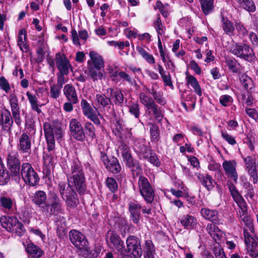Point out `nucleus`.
<instances>
[{"mask_svg": "<svg viewBox=\"0 0 258 258\" xmlns=\"http://www.w3.org/2000/svg\"><path fill=\"white\" fill-rule=\"evenodd\" d=\"M68 183L59 182L58 190L61 198L67 205L72 207L77 206L79 202L78 197L72 186H74L80 195H83L86 190L85 176L81 162L75 159L68 167L67 173Z\"/></svg>", "mask_w": 258, "mask_h": 258, "instance_id": "nucleus-1", "label": "nucleus"}, {"mask_svg": "<svg viewBox=\"0 0 258 258\" xmlns=\"http://www.w3.org/2000/svg\"><path fill=\"white\" fill-rule=\"evenodd\" d=\"M91 58L87 61L88 75L94 82L101 80L103 73L100 71L104 68V61L103 57L95 51L89 52Z\"/></svg>", "mask_w": 258, "mask_h": 258, "instance_id": "nucleus-2", "label": "nucleus"}, {"mask_svg": "<svg viewBox=\"0 0 258 258\" xmlns=\"http://www.w3.org/2000/svg\"><path fill=\"white\" fill-rule=\"evenodd\" d=\"M63 212L62 205L58 195L53 191L48 193V201L46 205L42 206V213L48 217L57 216Z\"/></svg>", "mask_w": 258, "mask_h": 258, "instance_id": "nucleus-3", "label": "nucleus"}, {"mask_svg": "<svg viewBox=\"0 0 258 258\" xmlns=\"http://www.w3.org/2000/svg\"><path fill=\"white\" fill-rule=\"evenodd\" d=\"M140 100L145 107L146 112L149 115L153 116L159 122L162 120L164 116V110L156 104L151 97L141 92L140 93Z\"/></svg>", "mask_w": 258, "mask_h": 258, "instance_id": "nucleus-4", "label": "nucleus"}, {"mask_svg": "<svg viewBox=\"0 0 258 258\" xmlns=\"http://www.w3.org/2000/svg\"><path fill=\"white\" fill-rule=\"evenodd\" d=\"M44 136L47 144V150L53 151L55 149V139L58 140L62 136L60 126L51 124L49 122L43 124Z\"/></svg>", "mask_w": 258, "mask_h": 258, "instance_id": "nucleus-5", "label": "nucleus"}, {"mask_svg": "<svg viewBox=\"0 0 258 258\" xmlns=\"http://www.w3.org/2000/svg\"><path fill=\"white\" fill-rule=\"evenodd\" d=\"M230 51L236 56L250 62L255 59L253 49L245 43H236L230 47Z\"/></svg>", "mask_w": 258, "mask_h": 258, "instance_id": "nucleus-6", "label": "nucleus"}, {"mask_svg": "<svg viewBox=\"0 0 258 258\" xmlns=\"http://www.w3.org/2000/svg\"><path fill=\"white\" fill-rule=\"evenodd\" d=\"M6 160L8 168L12 176L20 179L22 164L17 151L14 150L9 152L8 153Z\"/></svg>", "mask_w": 258, "mask_h": 258, "instance_id": "nucleus-7", "label": "nucleus"}, {"mask_svg": "<svg viewBox=\"0 0 258 258\" xmlns=\"http://www.w3.org/2000/svg\"><path fill=\"white\" fill-rule=\"evenodd\" d=\"M105 240L107 245L110 248L116 250L118 254L124 255L126 253L123 241L114 231L108 230L105 234Z\"/></svg>", "mask_w": 258, "mask_h": 258, "instance_id": "nucleus-8", "label": "nucleus"}, {"mask_svg": "<svg viewBox=\"0 0 258 258\" xmlns=\"http://www.w3.org/2000/svg\"><path fill=\"white\" fill-rule=\"evenodd\" d=\"M21 176L25 183L30 186H33L38 184L39 176L31 165L28 162H24L22 164L20 177Z\"/></svg>", "mask_w": 258, "mask_h": 258, "instance_id": "nucleus-9", "label": "nucleus"}, {"mask_svg": "<svg viewBox=\"0 0 258 258\" xmlns=\"http://www.w3.org/2000/svg\"><path fill=\"white\" fill-rule=\"evenodd\" d=\"M138 186L139 192L145 201L148 204H151L154 201L155 193L148 179L143 175L140 176Z\"/></svg>", "mask_w": 258, "mask_h": 258, "instance_id": "nucleus-10", "label": "nucleus"}, {"mask_svg": "<svg viewBox=\"0 0 258 258\" xmlns=\"http://www.w3.org/2000/svg\"><path fill=\"white\" fill-rule=\"evenodd\" d=\"M126 252H130L131 258H141L142 255V250L140 240L136 236H129L126 240Z\"/></svg>", "mask_w": 258, "mask_h": 258, "instance_id": "nucleus-11", "label": "nucleus"}, {"mask_svg": "<svg viewBox=\"0 0 258 258\" xmlns=\"http://www.w3.org/2000/svg\"><path fill=\"white\" fill-rule=\"evenodd\" d=\"M71 136L77 141L82 142L86 139V134L82 123L76 118H72L69 123Z\"/></svg>", "mask_w": 258, "mask_h": 258, "instance_id": "nucleus-12", "label": "nucleus"}, {"mask_svg": "<svg viewBox=\"0 0 258 258\" xmlns=\"http://www.w3.org/2000/svg\"><path fill=\"white\" fill-rule=\"evenodd\" d=\"M100 158L108 171L113 174H117L121 171L122 168L117 158H108L107 154L103 152H100Z\"/></svg>", "mask_w": 258, "mask_h": 258, "instance_id": "nucleus-13", "label": "nucleus"}, {"mask_svg": "<svg viewBox=\"0 0 258 258\" xmlns=\"http://www.w3.org/2000/svg\"><path fill=\"white\" fill-rule=\"evenodd\" d=\"M32 138L28 132L20 135L17 140L18 151L23 154H30L31 153Z\"/></svg>", "mask_w": 258, "mask_h": 258, "instance_id": "nucleus-14", "label": "nucleus"}, {"mask_svg": "<svg viewBox=\"0 0 258 258\" xmlns=\"http://www.w3.org/2000/svg\"><path fill=\"white\" fill-rule=\"evenodd\" d=\"M69 237L71 242L76 248L79 249H87L88 242L82 233L76 230H72L69 233Z\"/></svg>", "mask_w": 258, "mask_h": 258, "instance_id": "nucleus-15", "label": "nucleus"}, {"mask_svg": "<svg viewBox=\"0 0 258 258\" xmlns=\"http://www.w3.org/2000/svg\"><path fill=\"white\" fill-rule=\"evenodd\" d=\"M9 102L12 113V118L18 126H20L22 122L20 116V108L18 103V99L15 94L10 95Z\"/></svg>", "mask_w": 258, "mask_h": 258, "instance_id": "nucleus-16", "label": "nucleus"}, {"mask_svg": "<svg viewBox=\"0 0 258 258\" xmlns=\"http://www.w3.org/2000/svg\"><path fill=\"white\" fill-rule=\"evenodd\" d=\"M55 61L59 71L58 73L68 75L69 73V70L72 71V66L64 54H61L59 52L56 53Z\"/></svg>", "mask_w": 258, "mask_h": 258, "instance_id": "nucleus-17", "label": "nucleus"}, {"mask_svg": "<svg viewBox=\"0 0 258 258\" xmlns=\"http://www.w3.org/2000/svg\"><path fill=\"white\" fill-rule=\"evenodd\" d=\"M201 214L205 219L214 223V224H209L208 225L209 228H213L214 232L220 231L219 228L215 225V224H218L219 223V214L217 211L203 208L201 210Z\"/></svg>", "mask_w": 258, "mask_h": 258, "instance_id": "nucleus-18", "label": "nucleus"}, {"mask_svg": "<svg viewBox=\"0 0 258 258\" xmlns=\"http://www.w3.org/2000/svg\"><path fill=\"white\" fill-rule=\"evenodd\" d=\"M81 106L83 114L86 117L92 121L95 124L97 125L100 124L101 122L98 117L97 114L87 100L83 99L81 102Z\"/></svg>", "mask_w": 258, "mask_h": 258, "instance_id": "nucleus-19", "label": "nucleus"}, {"mask_svg": "<svg viewBox=\"0 0 258 258\" xmlns=\"http://www.w3.org/2000/svg\"><path fill=\"white\" fill-rule=\"evenodd\" d=\"M13 125V120L9 110L6 109L0 112V128L2 131L10 132Z\"/></svg>", "mask_w": 258, "mask_h": 258, "instance_id": "nucleus-20", "label": "nucleus"}, {"mask_svg": "<svg viewBox=\"0 0 258 258\" xmlns=\"http://www.w3.org/2000/svg\"><path fill=\"white\" fill-rule=\"evenodd\" d=\"M222 166L226 175L232 179L235 183H237L238 174L236 170V162L234 161L225 160L223 162Z\"/></svg>", "mask_w": 258, "mask_h": 258, "instance_id": "nucleus-21", "label": "nucleus"}, {"mask_svg": "<svg viewBox=\"0 0 258 258\" xmlns=\"http://www.w3.org/2000/svg\"><path fill=\"white\" fill-rule=\"evenodd\" d=\"M246 169L249 175L253 178V182L255 183L257 182V176L256 171L255 162L251 156H248L243 158Z\"/></svg>", "mask_w": 258, "mask_h": 258, "instance_id": "nucleus-22", "label": "nucleus"}, {"mask_svg": "<svg viewBox=\"0 0 258 258\" xmlns=\"http://www.w3.org/2000/svg\"><path fill=\"white\" fill-rule=\"evenodd\" d=\"M128 210L131 214V218L135 224H138L141 216L140 211L142 207L137 202H131L128 203Z\"/></svg>", "mask_w": 258, "mask_h": 258, "instance_id": "nucleus-23", "label": "nucleus"}, {"mask_svg": "<svg viewBox=\"0 0 258 258\" xmlns=\"http://www.w3.org/2000/svg\"><path fill=\"white\" fill-rule=\"evenodd\" d=\"M63 93L68 101L76 104L78 103L79 99L75 88L72 84H67L63 88Z\"/></svg>", "mask_w": 258, "mask_h": 258, "instance_id": "nucleus-24", "label": "nucleus"}, {"mask_svg": "<svg viewBox=\"0 0 258 258\" xmlns=\"http://www.w3.org/2000/svg\"><path fill=\"white\" fill-rule=\"evenodd\" d=\"M43 158L44 162L43 171L45 172L46 175L49 174L51 168H53L55 163L54 155L52 153H44Z\"/></svg>", "mask_w": 258, "mask_h": 258, "instance_id": "nucleus-25", "label": "nucleus"}, {"mask_svg": "<svg viewBox=\"0 0 258 258\" xmlns=\"http://www.w3.org/2000/svg\"><path fill=\"white\" fill-rule=\"evenodd\" d=\"M107 92H110L111 100H112L113 102L116 105L121 106L124 101V95L122 91L118 90L114 91L112 88L107 89Z\"/></svg>", "mask_w": 258, "mask_h": 258, "instance_id": "nucleus-26", "label": "nucleus"}, {"mask_svg": "<svg viewBox=\"0 0 258 258\" xmlns=\"http://www.w3.org/2000/svg\"><path fill=\"white\" fill-rule=\"evenodd\" d=\"M197 220L194 216L186 214L181 218L180 223L184 229L189 230L193 228L196 225Z\"/></svg>", "mask_w": 258, "mask_h": 258, "instance_id": "nucleus-27", "label": "nucleus"}, {"mask_svg": "<svg viewBox=\"0 0 258 258\" xmlns=\"http://www.w3.org/2000/svg\"><path fill=\"white\" fill-rule=\"evenodd\" d=\"M26 250L27 253L33 258H40L44 254L42 250L33 243L27 244Z\"/></svg>", "mask_w": 258, "mask_h": 258, "instance_id": "nucleus-28", "label": "nucleus"}, {"mask_svg": "<svg viewBox=\"0 0 258 258\" xmlns=\"http://www.w3.org/2000/svg\"><path fill=\"white\" fill-rule=\"evenodd\" d=\"M47 196L43 190H38L35 192L32 197V202L36 205L42 208V206L46 205Z\"/></svg>", "mask_w": 258, "mask_h": 258, "instance_id": "nucleus-29", "label": "nucleus"}, {"mask_svg": "<svg viewBox=\"0 0 258 258\" xmlns=\"http://www.w3.org/2000/svg\"><path fill=\"white\" fill-rule=\"evenodd\" d=\"M96 100L97 103L98 107H102L103 108H111L112 102L110 97H107L104 94H97L96 95Z\"/></svg>", "mask_w": 258, "mask_h": 258, "instance_id": "nucleus-30", "label": "nucleus"}, {"mask_svg": "<svg viewBox=\"0 0 258 258\" xmlns=\"http://www.w3.org/2000/svg\"><path fill=\"white\" fill-rule=\"evenodd\" d=\"M244 242L248 248H256L258 239L254 234H250L246 229L243 230Z\"/></svg>", "mask_w": 258, "mask_h": 258, "instance_id": "nucleus-31", "label": "nucleus"}, {"mask_svg": "<svg viewBox=\"0 0 258 258\" xmlns=\"http://www.w3.org/2000/svg\"><path fill=\"white\" fill-rule=\"evenodd\" d=\"M15 206L14 200L9 197H0V207L6 212L11 211Z\"/></svg>", "mask_w": 258, "mask_h": 258, "instance_id": "nucleus-32", "label": "nucleus"}, {"mask_svg": "<svg viewBox=\"0 0 258 258\" xmlns=\"http://www.w3.org/2000/svg\"><path fill=\"white\" fill-rule=\"evenodd\" d=\"M198 178L200 181L201 183L205 186L208 190H212L214 187V183L215 181L212 177L208 174H199Z\"/></svg>", "mask_w": 258, "mask_h": 258, "instance_id": "nucleus-33", "label": "nucleus"}, {"mask_svg": "<svg viewBox=\"0 0 258 258\" xmlns=\"http://www.w3.org/2000/svg\"><path fill=\"white\" fill-rule=\"evenodd\" d=\"M16 217H7L5 216L0 217V222L2 226L5 228L8 231L11 232L13 230L12 227L14 224L16 222Z\"/></svg>", "mask_w": 258, "mask_h": 258, "instance_id": "nucleus-34", "label": "nucleus"}, {"mask_svg": "<svg viewBox=\"0 0 258 258\" xmlns=\"http://www.w3.org/2000/svg\"><path fill=\"white\" fill-rule=\"evenodd\" d=\"M150 134L151 141L157 143L160 140V130L157 125L155 123L150 124Z\"/></svg>", "mask_w": 258, "mask_h": 258, "instance_id": "nucleus-35", "label": "nucleus"}, {"mask_svg": "<svg viewBox=\"0 0 258 258\" xmlns=\"http://www.w3.org/2000/svg\"><path fill=\"white\" fill-rule=\"evenodd\" d=\"M214 0H200L201 8L205 15L210 14L214 9Z\"/></svg>", "mask_w": 258, "mask_h": 258, "instance_id": "nucleus-36", "label": "nucleus"}, {"mask_svg": "<svg viewBox=\"0 0 258 258\" xmlns=\"http://www.w3.org/2000/svg\"><path fill=\"white\" fill-rule=\"evenodd\" d=\"M10 175L4 164L0 165V185L6 184L10 180Z\"/></svg>", "mask_w": 258, "mask_h": 258, "instance_id": "nucleus-37", "label": "nucleus"}, {"mask_svg": "<svg viewBox=\"0 0 258 258\" xmlns=\"http://www.w3.org/2000/svg\"><path fill=\"white\" fill-rule=\"evenodd\" d=\"M240 6L249 12L255 11V6L252 0H237Z\"/></svg>", "mask_w": 258, "mask_h": 258, "instance_id": "nucleus-38", "label": "nucleus"}, {"mask_svg": "<svg viewBox=\"0 0 258 258\" xmlns=\"http://www.w3.org/2000/svg\"><path fill=\"white\" fill-rule=\"evenodd\" d=\"M222 27L225 33L231 36L233 34L234 27L233 23L226 18L222 17Z\"/></svg>", "mask_w": 258, "mask_h": 258, "instance_id": "nucleus-39", "label": "nucleus"}, {"mask_svg": "<svg viewBox=\"0 0 258 258\" xmlns=\"http://www.w3.org/2000/svg\"><path fill=\"white\" fill-rule=\"evenodd\" d=\"M225 62L229 69L234 73H237L238 72V67L240 64L237 63V60L233 57H226Z\"/></svg>", "mask_w": 258, "mask_h": 258, "instance_id": "nucleus-40", "label": "nucleus"}, {"mask_svg": "<svg viewBox=\"0 0 258 258\" xmlns=\"http://www.w3.org/2000/svg\"><path fill=\"white\" fill-rule=\"evenodd\" d=\"M137 50L140 54L149 63L152 64L155 63V59L153 56L149 54L142 47L138 46L136 47Z\"/></svg>", "mask_w": 258, "mask_h": 258, "instance_id": "nucleus-41", "label": "nucleus"}, {"mask_svg": "<svg viewBox=\"0 0 258 258\" xmlns=\"http://www.w3.org/2000/svg\"><path fill=\"white\" fill-rule=\"evenodd\" d=\"M127 167L130 169L134 178L139 176L142 172V169L138 160L134 161Z\"/></svg>", "mask_w": 258, "mask_h": 258, "instance_id": "nucleus-42", "label": "nucleus"}, {"mask_svg": "<svg viewBox=\"0 0 258 258\" xmlns=\"http://www.w3.org/2000/svg\"><path fill=\"white\" fill-rule=\"evenodd\" d=\"M26 95L28 97V100L30 103L32 109L39 113L41 112V109L38 107V100L35 95H32L29 92L26 93Z\"/></svg>", "mask_w": 258, "mask_h": 258, "instance_id": "nucleus-43", "label": "nucleus"}, {"mask_svg": "<svg viewBox=\"0 0 258 258\" xmlns=\"http://www.w3.org/2000/svg\"><path fill=\"white\" fill-rule=\"evenodd\" d=\"M55 218V222L57 225V232H63L66 227V219L60 214L57 216H54Z\"/></svg>", "mask_w": 258, "mask_h": 258, "instance_id": "nucleus-44", "label": "nucleus"}, {"mask_svg": "<svg viewBox=\"0 0 258 258\" xmlns=\"http://www.w3.org/2000/svg\"><path fill=\"white\" fill-rule=\"evenodd\" d=\"M168 4H165L163 5L160 1H157L156 3L155 9H158L161 15L165 18H167L169 15V13L167 11Z\"/></svg>", "mask_w": 258, "mask_h": 258, "instance_id": "nucleus-45", "label": "nucleus"}, {"mask_svg": "<svg viewBox=\"0 0 258 258\" xmlns=\"http://www.w3.org/2000/svg\"><path fill=\"white\" fill-rule=\"evenodd\" d=\"M12 228L13 229L11 232L15 233L19 236L22 235L25 231L23 224L17 218H16V222L14 224Z\"/></svg>", "mask_w": 258, "mask_h": 258, "instance_id": "nucleus-46", "label": "nucleus"}, {"mask_svg": "<svg viewBox=\"0 0 258 258\" xmlns=\"http://www.w3.org/2000/svg\"><path fill=\"white\" fill-rule=\"evenodd\" d=\"M119 148L121 151L123 160L132 156L130 148L123 142L120 143Z\"/></svg>", "mask_w": 258, "mask_h": 258, "instance_id": "nucleus-47", "label": "nucleus"}, {"mask_svg": "<svg viewBox=\"0 0 258 258\" xmlns=\"http://www.w3.org/2000/svg\"><path fill=\"white\" fill-rule=\"evenodd\" d=\"M84 127L86 131L87 135L93 139L95 137V128L93 124L89 121L85 122Z\"/></svg>", "mask_w": 258, "mask_h": 258, "instance_id": "nucleus-48", "label": "nucleus"}, {"mask_svg": "<svg viewBox=\"0 0 258 258\" xmlns=\"http://www.w3.org/2000/svg\"><path fill=\"white\" fill-rule=\"evenodd\" d=\"M219 102L222 106L226 107L231 105L233 102V99L230 95H223L220 96Z\"/></svg>", "mask_w": 258, "mask_h": 258, "instance_id": "nucleus-49", "label": "nucleus"}, {"mask_svg": "<svg viewBox=\"0 0 258 258\" xmlns=\"http://www.w3.org/2000/svg\"><path fill=\"white\" fill-rule=\"evenodd\" d=\"M106 184L109 190L112 192H114L117 190V183L116 180L112 177H108L106 179Z\"/></svg>", "mask_w": 258, "mask_h": 258, "instance_id": "nucleus-50", "label": "nucleus"}, {"mask_svg": "<svg viewBox=\"0 0 258 258\" xmlns=\"http://www.w3.org/2000/svg\"><path fill=\"white\" fill-rule=\"evenodd\" d=\"M228 188L235 202L242 197L233 183L228 184Z\"/></svg>", "mask_w": 258, "mask_h": 258, "instance_id": "nucleus-51", "label": "nucleus"}, {"mask_svg": "<svg viewBox=\"0 0 258 258\" xmlns=\"http://www.w3.org/2000/svg\"><path fill=\"white\" fill-rule=\"evenodd\" d=\"M155 29L158 33V35H162L164 32L163 29V25L159 15H157L156 20L154 22Z\"/></svg>", "mask_w": 258, "mask_h": 258, "instance_id": "nucleus-52", "label": "nucleus"}, {"mask_svg": "<svg viewBox=\"0 0 258 258\" xmlns=\"http://www.w3.org/2000/svg\"><path fill=\"white\" fill-rule=\"evenodd\" d=\"M61 87L55 84L52 85L50 89V97L53 99H57L59 97Z\"/></svg>", "mask_w": 258, "mask_h": 258, "instance_id": "nucleus-53", "label": "nucleus"}, {"mask_svg": "<svg viewBox=\"0 0 258 258\" xmlns=\"http://www.w3.org/2000/svg\"><path fill=\"white\" fill-rule=\"evenodd\" d=\"M26 39V35L25 30L24 29L20 30L19 33L18 45L22 51H24V49L22 48V45H24Z\"/></svg>", "mask_w": 258, "mask_h": 258, "instance_id": "nucleus-54", "label": "nucleus"}, {"mask_svg": "<svg viewBox=\"0 0 258 258\" xmlns=\"http://www.w3.org/2000/svg\"><path fill=\"white\" fill-rule=\"evenodd\" d=\"M144 159H147L148 161L153 165L156 167L160 166L161 163L157 157V156L155 153H151L149 158L146 156H143Z\"/></svg>", "mask_w": 258, "mask_h": 258, "instance_id": "nucleus-55", "label": "nucleus"}, {"mask_svg": "<svg viewBox=\"0 0 258 258\" xmlns=\"http://www.w3.org/2000/svg\"><path fill=\"white\" fill-rule=\"evenodd\" d=\"M0 88L6 93H8L11 89L9 82L4 76L0 77Z\"/></svg>", "mask_w": 258, "mask_h": 258, "instance_id": "nucleus-56", "label": "nucleus"}, {"mask_svg": "<svg viewBox=\"0 0 258 258\" xmlns=\"http://www.w3.org/2000/svg\"><path fill=\"white\" fill-rule=\"evenodd\" d=\"M130 112L134 115L137 118L139 117L140 112V105L137 103H134L129 106Z\"/></svg>", "mask_w": 258, "mask_h": 258, "instance_id": "nucleus-57", "label": "nucleus"}, {"mask_svg": "<svg viewBox=\"0 0 258 258\" xmlns=\"http://www.w3.org/2000/svg\"><path fill=\"white\" fill-rule=\"evenodd\" d=\"M240 81L243 84L244 88L246 90L250 89V87L252 85V80L246 75H242L240 78Z\"/></svg>", "mask_w": 258, "mask_h": 258, "instance_id": "nucleus-58", "label": "nucleus"}, {"mask_svg": "<svg viewBox=\"0 0 258 258\" xmlns=\"http://www.w3.org/2000/svg\"><path fill=\"white\" fill-rule=\"evenodd\" d=\"M239 213L238 217L239 220L242 221L247 227L252 223L250 217L248 216L247 213L243 214L241 213L240 211H239Z\"/></svg>", "mask_w": 258, "mask_h": 258, "instance_id": "nucleus-59", "label": "nucleus"}, {"mask_svg": "<svg viewBox=\"0 0 258 258\" xmlns=\"http://www.w3.org/2000/svg\"><path fill=\"white\" fill-rule=\"evenodd\" d=\"M153 97V99L155 101H156L158 104L161 105H164L166 104V101L163 97L162 93L160 92H157Z\"/></svg>", "mask_w": 258, "mask_h": 258, "instance_id": "nucleus-60", "label": "nucleus"}, {"mask_svg": "<svg viewBox=\"0 0 258 258\" xmlns=\"http://www.w3.org/2000/svg\"><path fill=\"white\" fill-rule=\"evenodd\" d=\"M236 203L237 204L238 206L239 207L240 209L241 213L244 214V213H247V208L246 202H245L243 198L242 197L239 200L235 201Z\"/></svg>", "mask_w": 258, "mask_h": 258, "instance_id": "nucleus-61", "label": "nucleus"}, {"mask_svg": "<svg viewBox=\"0 0 258 258\" xmlns=\"http://www.w3.org/2000/svg\"><path fill=\"white\" fill-rule=\"evenodd\" d=\"M221 136L224 140L226 141L231 145H234L236 144V141L231 135L227 134L225 131H221Z\"/></svg>", "mask_w": 258, "mask_h": 258, "instance_id": "nucleus-62", "label": "nucleus"}, {"mask_svg": "<svg viewBox=\"0 0 258 258\" xmlns=\"http://www.w3.org/2000/svg\"><path fill=\"white\" fill-rule=\"evenodd\" d=\"M114 130H115L116 133L115 135L120 136L123 131V121L122 120H117L115 124Z\"/></svg>", "mask_w": 258, "mask_h": 258, "instance_id": "nucleus-63", "label": "nucleus"}, {"mask_svg": "<svg viewBox=\"0 0 258 258\" xmlns=\"http://www.w3.org/2000/svg\"><path fill=\"white\" fill-rule=\"evenodd\" d=\"M213 251L216 258H226L224 250L222 248L215 246L214 248Z\"/></svg>", "mask_w": 258, "mask_h": 258, "instance_id": "nucleus-64", "label": "nucleus"}]
</instances>
